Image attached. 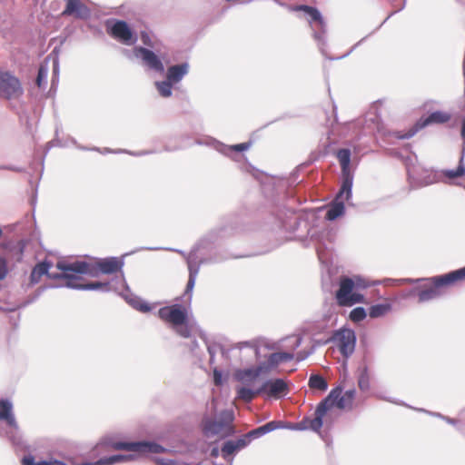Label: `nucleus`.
<instances>
[{
    "instance_id": "58836bf2",
    "label": "nucleus",
    "mask_w": 465,
    "mask_h": 465,
    "mask_svg": "<svg viewBox=\"0 0 465 465\" xmlns=\"http://www.w3.org/2000/svg\"><path fill=\"white\" fill-rule=\"evenodd\" d=\"M367 316L366 310L363 307H356L350 312L349 318L353 322H360Z\"/></svg>"
},
{
    "instance_id": "ea45409f",
    "label": "nucleus",
    "mask_w": 465,
    "mask_h": 465,
    "mask_svg": "<svg viewBox=\"0 0 465 465\" xmlns=\"http://www.w3.org/2000/svg\"><path fill=\"white\" fill-rule=\"evenodd\" d=\"M47 75H48L47 65L41 64L38 68L37 76L35 79V84L38 87L41 88L46 84Z\"/></svg>"
},
{
    "instance_id": "6e6d98bb",
    "label": "nucleus",
    "mask_w": 465,
    "mask_h": 465,
    "mask_svg": "<svg viewBox=\"0 0 465 465\" xmlns=\"http://www.w3.org/2000/svg\"><path fill=\"white\" fill-rule=\"evenodd\" d=\"M95 465H114V461L111 456H104L94 461Z\"/></svg>"
},
{
    "instance_id": "423d86ee",
    "label": "nucleus",
    "mask_w": 465,
    "mask_h": 465,
    "mask_svg": "<svg viewBox=\"0 0 465 465\" xmlns=\"http://www.w3.org/2000/svg\"><path fill=\"white\" fill-rule=\"evenodd\" d=\"M336 156L341 171V194H345V200L349 201L352 197L353 185V173L351 170V150L341 148L337 151Z\"/></svg>"
},
{
    "instance_id": "338daca9",
    "label": "nucleus",
    "mask_w": 465,
    "mask_h": 465,
    "mask_svg": "<svg viewBox=\"0 0 465 465\" xmlns=\"http://www.w3.org/2000/svg\"><path fill=\"white\" fill-rule=\"evenodd\" d=\"M310 354H311V351H300L296 354V359H297L298 361H304L305 359H307V357Z\"/></svg>"
},
{
    "instance_id": "6ab92c4d",
    "label": "nucleus",
    "mask_w": 465,
    "mask_h": 465,
    "mask_svg": "<svg viewBox=\"0 0 465 465\" xmlns=\"http://www.w3.org/2000/svg\"><path fill=\"white\" fill-rule=\"evenodd\" d=\"M56 268L63 272H71L79 273L80 275H95L96 273L90 271V263L85 261H75L74 262H58Z\"/></svg>"
},
{
    "instance_id": "4c0bfd02",
    "label": "nucleus",
    "mask_w": 465,
    "mask_h": 465,
    "mask_svg": "<svg viewBox=\"0 0 465 465\" xmlns=\"http://www.w3.org/2000/svg\"><path fill=\"white\" fill-rule=\"evenodd\" d=\"M124 299L130 305H132L133 308L140 312H147L151 310V307L148 303L142 302L137 298H129L125 296Z\"/></svg>"
},
{
    "instance_id": "680f3d73",
    "label": "nucleus",
    "mask_w": 465,
    "mask_h": 465,
    "mask_svg": "<svg viewBox=\"0 0 465 465\" xmlns=\"http://www.w3.org/2000/svg\"><path fill=\"white\" fill-rule=\"evenodd\" d=\"M59 74V64H58V60H54V63H53V79H52V85L54 84V82H55V79H56V76L58 75Z\"/></svg>"
},
{
    "instance_id": "412c9836",
    "label": "nucleus",
    "mask_w": 465,
    "mask_h": 465,
    "mask_svg": "<svg viewBox=\"0 0 465 465\" xmlns=\"http://www.w3.org/2000/svg\"><path fill=\"white\" fill-rule=\"evenodd\" d=\"M345 196V194H341V189L336 194L335 198L330 203L326 214L325 219L330 222H333L339 217L342 216L345 213V204L341 198Z\"/></svg>"
},
{
    "instance_id": "7ed1b4c3",
    "label": "nucleus",
    "mask_w": 465,
    "mask_h": 465,
    "mask_svg": "<svg viewBox=\"0 0 465 465\" xmlns=\"http://www.w3.org/2000/svg\"><path fill=\"white\" fill-rule=\"evenodd\" d=\"M132 53L134 57L138 59L141 65L146 70L159 74H164L166 55L160 51H153L142 45H134Z\"/></svg>"
},
{
    "instance_id": "49530a36",
    "label": "nucleus",
    "mask_w": 465,
    "mask_h": 465,
    "mask_svg": "<svg viewBox=\"0 0 465 465\" xmlns=\"http://www.w3.org/2000/svg\"><path fill=\"white\" fill-rule=\"evenodd\" d=\"M140 39L143 45V47H147L150 49L154 48L153 42L150 35L146 31H141Z\"/></svg>"
},
{
    "instance_id": "774afa93",
    "label": "nucleus",
    "mask_w": 465,
    "mask_h": 465,
    "mask_svg": "<svg viewBox=\"0 0 465 465\" xmlns=\"http://www.w3.org/2000/svg\"><path fill=\"white\" fill-rule=\"evenodd\" d=\"M47 462H48V465H68L64 461L54 459V458H51V459L47 460Z\"/></svg>"
},
{
    "instance_id": "864d4df0",
    "label": "nucleus",
    "mask_w": 465,
    "mask_h": 465,
    "mask_svg": "<svg viewBox=\"0 0 465 465\" xmlns=\"http://www.w3.org/2000/svg\"><path fill=\"white\" fill-rule=\"evenodd\" d=\"M235 427L232 423H228L223 430V437H231L235 434Z\"/></svg>"
},
{
    "instance_id": "f8f14e48",
    "label": "nucleus",
    "mask_w": 465,
    "mask_h": 465,
    "mask_svg": "<svg viewBox=\"0 0 465 465\" xmlns=\"http://www.w3.org/2000/svg\"><path fill=\"white\" fill-rule=\"evenodd\" d=\"M233 420L234 414L231 410L223 411L220 413L218 420L204 417L202 420L203 431L207 436H215L222 432L223 427L228 425V423H232Z\"/></svg>"
},
{
    "instance_id": "a211bd4d",
    "label": "nucleus",
    "mask_w": 465,
    "mask_h": 465,
    "mask_svg": "<svg viewBox=\"0 0 465 465\" xmlns=\"http://www.w3.org/2000/svg\"><path fill=\"white\" fill-rule=\"evenodd\" d=\"M64 287L77 291L109 292L114 290L112 282H88L85 283H64Z\"/></svg>"
},
{
    "instance_id": "a18cd8bd",
    "label": "nucleus",
    "mask_w": 465,
    "mask_h": 465,
    "mask_svg": "<svg viewBox=\"0 0 465 465\" xmlns=\"http://www.w3.org/2000/svg\"><path fill=\"white\" fill-rule=\"evenodd\" d=\"M22 464L23 465H48V462H47V460H41L36 461L35 458L33 455L29 454V455H25L22 459Z\"/></svg>"
},
{
    "instance_id": "8fccbe9b",
    "label": "nucleus",
    "mask_w": 465,
    "mask_h": 465,
    "mask_svg": "<svg viewBox=\"0 0 465 465\" xmlns=\"http://www.w3.org/2000/svg\"><path fill=\"white\" fill-rule=\"evenodd\" d=\"M352 279L354 281L356 290H359V289L363 290L370 286V284L367 282V281L365 279L361 278V276H355Z\"/></svg>"
},
{
    "instance_id": "f704fd0d",
    "label": "nucleus",
    "mask_w": 465,
    "mask_h": 465,
    "mask_svg": "<svg viewBox=\"0 0 465 465\" xmlns=\"http://www.w3.org/2000/svg\"><path fill=\"white\" fill-rule=\"evenodd\" d=\"M464 156H465V153H463V151H461V155H460V158L459 161L458 167L454 170H446L444 172V174L446 177L452 179V178L460 177V176L465 175Z\"/></svg>"
},
{
    "instance_id": "473e14b6",
    "label": "nucleus",
    "mask_w": 465,
    "mask_h": 465,
    "mask_svg": "<svg viewBox=\"0 0 465 465\" xmlns=\"http://www.w3.org/2000/svg\"><path fill=\"white\" fill-rule=\"evenodd\" d=\"M173 83L169 81L166 77L163 81L155 82V87L159 94L163 98H168L173 94Z\"/></svg>"
},
{
    "instance_id": "bf43d9fd",
    "label": "nucleus",
    "mask_w": 465,
    "mask_h": 465,
    "mask_svg": "<svg viewBox=\"0 0 465 465\" xmlns=\"http://www.w3.org/2000/svg\"><path fill=\"white\" fill-rule=\"evenodd\" d=\"M278 354H279L278 356L281 360V362L289 361L294 358V355L292 353L287 352V351H280V352H278Z\"/></svg>"
},
{
    "instance_id": "052dcab7",
    "label": "nucleus",
    "mask_w": 465,
    "mask_h": 465,
    "mask_svg": "<svg viewBox=\"0 0 465 465\" xmlns=\"http://www.w3.org/2000/svg\"><path fill=\"white\" fill-rule=\"evenodd\" d=\"M213 382L215 385H221L223 382V373L217 369L213 371Z\"/></svg>"
},
{
    "instance_id": "c85d7f7f",
    "label": "nucleus",
    "mask_w": 465,
    "mask_h": 465,
    "mask_svg": "<svg viewBox=\"0 0 465 465\" xmlns=\"http://www.w3.org/2000/svg\"><path fill=\"white\" fill-rule=\"evenodd\" d=\"M313 419H311L310 417H304L301 421L296 423H285V427L283 429H290L294 430H312V431L318 432L320 430H314L312 428V422Z\"/></svg>"
},
{
    "instance_id": "f3484780",
    "label": "nucleus",
    "mask_w": 465,
    "mask_h": 465,
    "mask_svg": "<svg viewBox=\"0 0 465 465\" xmlns=\"http://www.w3.org/2000/svg\"><path fill=\"white\" fill-rule=\"evenodd\" d=\"M66 2L65 8L62 12L64 16L74 15L79 19H88L91 15L90 9L80 0H64Z\"/></svg>"
},
{
    "instance_id": "72a5a7b5",
    "label": "nucleus",
    "mask_w": 465,
    "mask_h": 465,
    "mask_svg": "<svg viewBox=\"0 0 465 465\" xmlns=\"http://www.w3.org/2000/svg\"><path fill=\"white\" fill-rule=\"evenodd\" d=\"M391 309L390 303H378L369 308V316L372 319L381 317L389 312Z\"/></svg>"
},
{
    "instance_id": "37998d69",
    "label": "nucleus",
    "mask_w": 465,
    "mask_h": 465,
    "mask_svg": "<svg viewBox=\"0 0 465 465\" xmlns=\"http://www.w3.org/2000/svg\"><path fill=\"white\" fill-rule=\"evenodd\" d=\"M114 465L116 463L133 461L137 459L136 454H114L112 455Z\"/></svg>"
},
{
    "instance_id": "09e8293b",
    "label": "nucleus",
    "mask_w": 465,
    "mask_h": 465,
    "mask_svg": "<svg viewBox=\"0 0 465 465\" xmlns=\"http://www.w3.org/2000/svg\"><path fill=\"white\" fill-rule=\"evenodd\" d=\"M1 420H5L7 425L9 427H11L12 429L17 430H18V424L16 422V420H15V417L13 413V411H11L10 412H8L6 414V417L5 418H3Z\"/></svg>"
},
{
    "instance_id": "aec40b11",
    "label": "nucleus",
    "mask_w": 465,
    "mask_h": 465,
    "mask_svg": "<svg viewBox=\"0 0 465 465\" xmlns=\"http://www.w3.org/2000/svg\"><path fill=\"white\" fill-rule=\"evenodd\" d=\"M166 450V449L161 444L151 441V440H138L132 441V449L131 451L137 452L139 454H146V453H163Z\"/></svg>"
},
{
    "instance_id": "603ef678",
    "label": "nucleus",
    "mask_w": 465,
    "mask_h": 465,
    "mask_svg": "<svg viewBox=\"0 0 465 465\" xmlns=\"http://www.w3.org/2000/svg\"><path fill=\"white\" fill-rule=\"evenodd\" d=\"M8 269L6 260L0 256V281L5 278Z\"/></svg>"
},
{
    "instance_id": "0e129e2a",
    "label": "nucleus",
    "mask_w": 465,
    "mask_h": 465,
    "mask_svg": "<svg viewBox=\"0 0 465 465\" xmlns=\"http://www.w3.org/2000/svg\"><path fill=\"white\" fill-rule=\"evenodd\" d=\"M254 368H261L262 373H267L269 372L272 367H269V364L267 361H263L260 363L259 365L255 366Z\"/></svg>"
},
{
    "instance_id": "13d9d810",
    "label": "nucleus",
    "mask_w": 465,
    "mask_h": 465,
    "mask_svg": "<svg viewBox=\"0 0 465 465\" xmlns=\"http://www.w3.org/2000/svg\"><path fill=\"white\" fill-rule=\"evenodd\" d=\"M63 273H65V272H63ZM66 274L69 276V278H64L65 280V283L71 282V283H76L75 281L80 280L81 277L78 276L79 273H74L71 272H66Z\"/></svg>"
},
{
    "instance_id": "ddd939ff",
    "label": "nucleus",
    "mask_w": 465,
    "mask_h": 465,
    "mask_svg": "<svg viewBox=\"0 0 465 465\" xmlns=\"http://www.w3.org/2000/svg\"><path fill=\"white\" fill-rule=\"evenodd\" d=\"M258 392L268 398L281 399L288 394L289 386L282 378H272L262 382L258 388Z\"/></svg>"
},
{
    "instance_id": "a878e982",
    "label": "nucleus",
    "mask_w": 465,
    "mask_h": 465,
    "mask_svg": "<svg viewBox=\"0 0 465 465\" xmlns=\"http://www.w3.org/2000/svg\"><path fill=\"white\" fill-rule=\"evenodd\" d=\"M64 283H50L38 287L34 293L30 294L25 301L23 302L20 307H26L29 304L36 302L40 296L48 289H58L63 288Z\"/></svg>"
},
{
    "instance_id": "cd10ccee",
    "label": "nucleus",
    "mask_w": 465,
    "mask_h": 465,
    "mask_svg": "<svg viewBox=\"0 0 465 465\" xmlns=\"http://www.w3.org/2000/svg\"><path fill=\"white\" fill-rule=\"evenodd\" d=\"M237 446L232 440H225L221 447V455L225 460H232L233 456L239 452Z\"/></svg>"
},
{
    "instance_id": "9b49d317",
    "label": "nucleus",
    "mask_w": 465,
    "mask_h": 465,
    "mask_svg": "<svg viewBox=\"0 0 465 465\" xmlns=\"http://www.w3.org/2000/svg\"><path fill=\"white\" fill-rule=\"evenodd\" d=\"M342 388L341 386H337L333 388L329 394L321 401L316 409L313 418V420L312 422V428L314 430H321L323 425V417L326 415L329 410H331L332 407H335L336 400L338 399V396L341 394Z\"/></svg>"
},
{
    "instance_id": "7c9ffc66",
    "label": "nucleus",
    "mask_w": 465,
    "mask_h": 465,
    "mask_svg": "<svg viewBox=\"0 0 465 465\" xmlns=\"http://www.w3.org/2000/svg\"><path fill=\"white\" fill-rule=\"evenodd\" d=\"M308 385L311 389L325 391L328 389V382L325 378L320 374H312L309 378Z\"/></svg>"
},
{
    "instance_id": "69168bd1",
    "label": "nucleus",
    "mask_w": 465,
    "mask_h": 465,
    "mask_svg": "<svg viewBox=\"0 0 465 465\" xmlns=\"http://www.w3.org/2000/svg\"><path fill=\"white\" fill-rule=\"evenodd\" d=\"M335 406L341 410L344 409L345 408V396H342L341 394H340L338 396V399L336 400Z\"/></svg>"
},
{
    "instance_id": "20e7f679",
    "label": "nucleus",
    "mask_w": 465,
    "mask_h": 465,
    "mask_svg": "<svg viewBox=\"0 0 465 465\" xmlns=\"http://www.w3.org/2000/svg\"><path fill=\"white\" fill-rule=\"evenodd\" d=\"M104 25L106 33L124 45L132 46L138 41L136 32L124 20L109 18L105 20Z\"/></svg>"
},
{
    "instance_id": "c756f323",
    "label": "nucleus",
    "mask_w": 465,
    "mask_h": 465,
    "mask_svg": "<svg viewBox=\"0 0 465 465\" xmlns=\"http://www.w3.org/2000/svg\"><path fill=\"white\" fill-rule=\"evenodd\" d=\"M258 395H262L261 392H258V388L251 389L248 387H240L237 389V398L246 403L252 402Z\"/></svg>"
},
{
    "instance_id": "b1692460",
    "label": "nucleus",
    "mask_w": 465,
    "mask_h": 465,
    "mask_svg": "<svg viewBox=\"0 0 465 465\" xmlns=\"http://www.w3.org/2000/svg\"><path fill=\"white\" fill-rule=\"evenodd\" d=\"M262 374L261 368H245L237 369L234 372V378L238 381L242 382L245 385L252 384L260 375Z\"/></svg>"
},
{
    "instance_id": "5701e85b",
    "label": "nucleus",
    "mask_w": 465,
    "mask_h": 465,
    "mask_svg": "<svg viewBox=\"0 0 465 465\" xmlns=\"http://www.w3.org/2000/svg\"><path fill=\"white\" fill-rule=\"evenodd\" d=\"M285 427V424L283 421L281 420H272L269 421L262 426H259L250 431H248V436L251 438V440L258 439L269 432H272L277 429H283Z\"/></svg>"
},
{
    "instance_id": "6e6552de",
    "label": "nucleus",
    "mask_w": 465,
    "mask_h": 465,
    "mask_svg": "<svg viewBox=\"0 0 465 465\" xmlns=\"http://www.w3.org/2000/svg\"><path fill=\"white\" fill-rule=\"evenodd\" d=\"M356 340V333L352 329L341 328L333 331L328 342L334 343L341 354L345 358H349L355 351Z\"/></svg>"
},
{
    "instance_id": "dca6fc26",
    "label": "nucleus",
    "mask_w": 465,
    "mask_h": 465,
    "mask_svg": "<svg viewBox=\"0 0 465 465\" xmlns=\"http://www.w3.org/2000/svg\"><path fill=\"white\" fill-rule=\"evenodd\" d=\"M278 227L288 232H295L302 223L307 226V221L302 219L293 210L286 209L277 213Z\"/></svg>"
},
{
    "instance_id": "e2e57ef3",
    "label": "nucleus",
    "mask_w": 465,
    "mask_h": 465,
    "mask_svg": "<svg viewBox=\"0 0 465 465\" xmlns=\"http://www.w3.org/2000/svg\"><path fill=\"white\" fill-rule=\"evenodd\" d=\"M460 136L462 139V150L461 151H463V153H465V117L462 119V122H461Z\"/></svg>"
},
{
    "instance_id": "9d476101",
    "label": "nucleus",
    "mask_w": 465,
    "mask_h": 465,
    "mask_svg": "<svg viewBox=\"0 0 465 465\" xmlns=\"http://www.w3.org/2000/svg\"><path fill=\"white\" fill-rule=\"evenodd\" d=\"M24 93L20 80L10 72L0 70V97L11 100Z\"/></svg>"
},
{
    "instance_id": "3c124183",
    "label": "nucleus",
    "mask_w": 465,
    "mask_h": 465,
    "mask_svg": "<svg viewBox=\"0 0 465 465\" xmlns=\"http://www.w3.org/2000/svg\"><path fill=\"white\" fill-rule=\"evenodd\" d=\"M278 355V352H273L269 355L266 361L269 364V367L275 368L281 363V360Z\"/></svg>"
},
{
    "instance_id": "a19ab883",
    "label": "nucleus",
    "mask_w": 465,
    "mask_h": 465,
    "mask_svg": "<svg viewBox=\"0 0 465 465\" xmlns=\"http://www.w3.org/2000/svg\"><path fill=\"white\" fill-rule=\"evenodd\" d=\"M6 249H9L10 251H15L17 255V260L20 261L22 259L24 249H25V243L24 241H17V242H10L5 245Z\"/></svg>"
},
{
    "instance_id": "e433bc0d",
    "label": "nucleus",
    "mask_w": 465,
    "mask_h": 465,
    "mask_svg": "<svg viewBox=\"0 0 465 465\" xmlns=\"http://www.w3.org/2000/svg\"><path fill=\"white\" fill-rule=\"evenodd\" d=\"M207 351L210 355V363L213 364L214 362L215 354L218 351H221L223 356L227 357L229 351H226L221 344L219 343H210L207 344Z\"/></svg>"
},
{
    "instance_id": "4d7b16f0",
    "label": "nucleus",
    "mask_w": 465,
    "mask_h": 465,
    "mask_svg": "<svg viewBox=\"0 0 465 465\" xmlns=\"http://www.w3.org/2000/svg\"><path fill=\"white\" fill-rule=\"evenodd\" d=\"M154 461L157 465H176L177 462L174 460L171 459H163V458H154Z\"/></svg>"
},
{
    "instance_id": "2f4dec72",
    "label": "nucleus",
    "mask_w": 465,
    "mask_h": 465,
    "mask_svg": "<svg viewBox=\"0 0 465 465\" xmlns=\"http://www.w3.org/2000/svg\"><path fill=\"white\" fill-rule=\"evenodd\" d=\"M358 386L362 391H368L371 387L369 368L367 365L359 368Z\"/></svg>"
},
{
    "instance_id": "0eeeda50",
    "label": "nucleus",
    "mask_w": 465,
    "mask_h": 465,
    "mask_svg": "<svg viewBox=\"0 0 465 465\" xmlns=\"http://www.w3.org/2000/svg\"><path fill=\"white\" fill-rule=\"evenodd\" d=\"M355 284L352 278L342 277L340 280L339 289L336 291L335 299L340 306H352L363 302L364 295L354 291Z\"/></svg>"
},
{
    "instance_id": "4468645a",
    "label": "nucleus",
    "mask_w": 465,
    "mask_h": 465,
    "mask_svg": "<svg viewBox=\"0 0 465 465\" xmlns=\"http://www.w3.org/2000/svg\"><path fill=\"white\" fill-rule=\"evenodd\" d=\"M158 314L162 320L172 323L173 326L183 325L188 322L187 310L179 303L161 308Z\"/></svg>"
},
{
    "instance_id": "79ce46f5",
    "label": "nucleus",
    "mask_w": 465,
    "mask_h": 465,
    "mask_svg": "<svg viewBox=\"0 0 465 465\" xmlns=\"http://www.w3.org/2000/svg\"><path fill=\"white\" fill-rule=\"evenodd\" d=\"M13 411V403L8 399L0 400V420L6 417V414Z\"/></svg>"
},
{
    "instance_id": "5fc2aeb1",
    "label": "nucleus",
    "mask_w": 465,
    "mask_h": 465,
    "mask_svg": "<svg viewBox=\"0 0 465 465\" xmlns=\"http://www.w3.org/2000/svg\"><path fill=\"white\" fill-rule=\"evenodd\" d=\"M47 277L52 280H64V278H69V276L66 273H63V271L61 272H54L48 271Z\"/></svg>"
},
{
    "instance_id": "2eb2a0df",
    "label": "nucleus",
    "mask_w": 465,
    "mask_h": 465,
    "mask_svg": "<svg viewBox=\"0 0 465 465\" xmlns=\"http://www.w3.org/2000/svg\"><path fill=\"white\" fill-rule=\"evenodd\" d=\"M124 265V262L123 258L115 256L101 258L98 259L94 264H90V271L96 273L91 276L98 277L100 273L112 274L121 271Z\"/></svg>"
},
{
    "instance_id": "c9c22d12",
    "label": "nucleus",
    "mask_w": 465,
    "mask_h": 465,
    "mask_svg": "<svg viewBox=\"0 0 465 465\" xmlns=\"http://www.w3.org/2000/svg\"><path fill=\"white\" fill-rule=\"evenodd\" d=\"M252 145V142H246V143H237V144H233V145H230V146H225L224 144H223V150H221V152L225 154V155H229L230 153H232V152H236V153H242V152H244V151H247Z\"/></svg>"
},
{
    "instance_id": "39448f33",
    "label": "nucleus",
    "mask_w": 465,
    "mask_h": 465,
    "mask_svg": "<svg viewBox=\"0 0 465 465\" xmlns=\"http://www.w3.org/2000/svg\"><path fill=\"white\" fill-rule=\"evenodd\" d=\"M291 11H303L308 17L310 24L316 23L319 26V31L314 30L313 37L317 41L322 54H324V46L326 45V23L321 12L313 6L307 5H300L296 6H288Z\"/></svg>"
},
{
    "instance_id": "393cba45",
    "label": "nucleus",
    "mask_w": 465,
    "mask_h": 465,
    "mask_svg": "<svg viewBox=\"0 0 465 465\" xmlns=\"http://www.w3.org/2000/svg\"><path fill=\"white\" fill-rule=\"evenodd\" d=\"M52 265V262L46 259L43 262H37L30 273V285H35L38 283L41 280V277L44 275L47 277L48 271Z\"/></svg>"
},
{
    "instance_id": "bb28decb",
    "label": "nucleus",
    "mask_w": 465,
    "mask_h": 465,
    "mask_svg": "<svg viewBox=\"0 0 465 465\" xmlns=\"http://www.w3.org/2000/svg\"><path fill=\"white\" fill-rule=\"evenodd\" d=\"M99 445L104 447H111L118 450H128L131 451L132 441L115 440L113 437H104Z\"/></svg>"
},
{
    "instance_id": "1a4fd4ad",
    "label": "nucleus",
    "mask_w": 465,
    "mask_h": 465,
    "mask_svg": "<svg viewBox=\"0 0 465 465\" xmlns=\"http://www.w3.org/2000/svg\"><path fill=\"white\" fill-rule=\"evenodd\" d=\"M450 114L442 111H435L426 117H420L406 133L399 134V139H410L419 131L431 124H445L450 120Z\"/></svg>"
},
{
    "instance_id": "c03bdc74",
    "label": "nucleus",
    "mask_w": 465,
    "mask_h": 465,
    "mask_svg": "<svg viewBox=\"0 0 465 465\" xmlns=\"http://www.w3.org/2000/svg\"><path fill=\"white\" fill-rule=\"evenodd\" d=\"M234 444L237 446L239 450L246 448L252 441L251 438L248 436V433L242 435L240 438L236 440H232Z\"/></svg>"
},
{
    "instance_id": "4be33fe9",
    "label": "nucleus",
    "mask_w": 465,
    "mask_h": 465,
    "mask_svg": "<svg viewBox=\"0 0 465 465\" xmlns=\"http://www.w3.org/2000/svg\"><path fill=\"white\" fill-rule=\"evenodd\" d=\"M189 63L183 62L178 64L171 65L167 68L165 77L174 84L181 82L183 77L189 73Z\"/></svg>"
},
{
    "instance_id": "f03ea898",
    "label": "nucleus",
    "mask_w": 465,
    "mask_h": 465,
    "mask_svg": "<svg viewBox=\"0 0 465 465\" xmlns=\"http://www.w3.org/2000/svg\"><path fill=\"white\" fill-rule=\"evenodd\" d=\"M431 285L426 289H414L412 294H416L419 302H426L438 298L440 295V289L451 285L458 281L465 280V266L448 273L437 275L428 279Z\"/></svg>"
},
{
    "instance_id": "de8ad7c7",
    "label": "nucleus",
    "mask_w": 465,
    "mask_h": 465,
    "mask_svg": "<svg viewBox=\"0 0 465 465\" xmlns=\"http://www.w3.org/2000/svg\"><path fill=\"white\" fill-rule=\"evenodd\" d=\"M174 327H175L176 332L180 336H182L183 338H189L191 336V329L187 322L183 323V325H176Z\"/></svg>"
},
{
    "instance_id": "f257e3e1",
    "label": "nucleus",
    "mask_w": 465,
    "mask_h": 465,
    "mask_svg": "<svg viewBox=\"0 0 465 465\" xmlns=\"http://www.w3.org/2000/svg\"><path fill=\"white\" fill-rule=\"evenodd\" d=\"M241 231L239 218L233 216L230 218L224 224L220 227L210 231L207 234L202 237L197 243L193 247L189 253L175 248H163V247H141L137 251H158L166 250L182 254L187 263L189 277L183 296L187 297L188 302L192 301L193 290L195 285L197 275L200 268L203 264H212L223 262L231 258H242L240 256L229 255L223 252H213L215 244L219 240L232 236Z\"/></svg>"
}]
</instances>
